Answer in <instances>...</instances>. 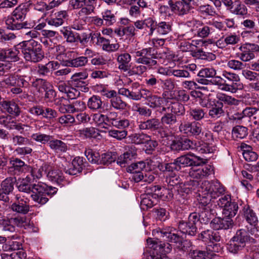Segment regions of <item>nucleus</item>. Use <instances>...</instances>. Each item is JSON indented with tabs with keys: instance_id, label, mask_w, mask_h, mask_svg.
Segmentation results:
<instances>
[{
	"instance_id": "24",
	"label": "nucleus",
	"mask_w": 259,
	"mask_h": 259,
	"mask_svg": "<svg viewBox=\"0 0 259 259\" xmlns=\"http://www.w3.org/2000/svg\"><path fill=\"white\" fill-rule=\"evenodd\" d=\"M0 106L6 112L12 115L18 116L20 114V108L14 100L1 101Z\"/></svg>"
},
{
	"instance_id": "38",
	"label": "nucleus",
	"mask_w": 259,
	"mask_h": 259,
	"mask_svg": "<svg viewBox=\"0 0 259 259\" xmlns=\"http://www.w3.org/2000/svg\"><path fill=\"white\" fill-rule=\"evenodd\" d=\"M50 169V165L49 163H44L39 168L31 167L30 166L31 176L33 177V180L35 179H39L42 177L43 171L47 173L48 169Z\"/></svg>"
},
{
	"instance_id": "16",
	"label": "nucleus",
	"mask_w": 259,
	"mask_h": 259,
	"mask_svg": "<svg viewBox=\"0 0 259 259\" xmlns=\"http://www.w3.org/2000/svg\"><path fill=\"white\" fill-rule=\"evenodd\" d=\"M11 166L8 169V172L12 176H19L21 174L29 170L30 166L18 158H13L10 161Z\"/></svg>"
},
{
	"instance_id": "33",
	"label": "nucleus",
	"mask_w": 259,
	"mask_h": 259,
	"mask_svg": "<svg viewBox=\"0 0 259 259\" xmlns=\"http://www.w3.org/2000/svg\"><path fill=\"white\" fill-rule=\"evenodd\" d=\"M47 176L50 181L56 183L58 185H60L64 179L61 171L59 169H52L51 165L50 169H48L47 172Z\"/></svg>"
},
{
	"instance_id": "20",
	"label": "nucleus",
	"mask_w": 259,
	"mask_h": 259,
	"mask_svg": "<svg viewBox=\"0 0 259 259\" xmlns=\"http://www.w3.org/2000/svg\"><path fill=\"white\" fill-rule=\"evenodd\" d=\"M165 182L167 184L168 189L175 190L181 187H184L185 184L179 175L175 173H170L165 176Z\"/></svg>"
},
{
	"instance_id": "10",
	"label": "nucleus",
	"mask_w": 259,
	"mask_h": 259,
	"mask_svg": "<svg viewBox=\"0 0 259 259\" xmlns=\"http://www.w3.org/2000/svg\"><path fill=\"white\" fill-rule=\"evenodd\" d=\"M222 76L225 79V87L222 88V90L236 93L237 90L243 88V85L240 82V78L238 74L224 70L222 72Z\"/></svg>"
},
{
	"instance_id": "31",
	"label": "nucleus",
	"mask_w": 259,
	"mask_h": 259,
	"mask_svg": "<svg viewBox=\"0 0 259 259\" xmlns=\"http://www.w3.org/2000/svg\"><path fill=\"white\" fill-rule=\"evenodd\" d=\"M49 147L56 153H65L68 150L66 143L58 139L50 140L49 142Z\"/></svg>"
},
{
	"instance_id": "42",
	"label": "nucleus",
	"mask_w": 259,
	"mask_h": 259,
	"mask_svg": "<svg viewBox=\"0 0 259 259\" xmlns=\"http://www.w3.org/2000/svg\"><path fill=\"white\" fill-rule=\"evenodd\" d=\"M88 59L86 56H80L67 61L66 65L72 67H81L87 64Z\"/></svg>"
},
{
	"instance_id": "36",
	"label": "nucleus",
	"mask_w": 259,
	"mask_h": 259,
	"mask_svg": "<svg viewBox=\"0 0 259 259\" xmlns=\"http://www.w3.org/2000/svg\"><path fill=\"white\" fill-rule=\"evenodd\" d=\"M172 31V24L170 22L160 21L157 23L156 33L160 36L168 34Z\"/></svg>"
},
{
	"instance_id": "21",
	"label": "nucleus",
	"mask_w": 259,
	"mask_h": 259,
	"mask_svg": "<svg viewBox=\"0 0 259 259\" xmlns=\"http://www.w3.org/2000/svg\"><path fill=\"white\" fill-rule=\"evenodd\" d=\"M116 60L118 64V69L121 71L126 72L131 67V61L132 60V56L126 52L123 53H117Z\"/></svg>"
},
{
	"instance_id": "8",
	"label": "nucleus",
	"mask_w": 259,
	"mask_h": 259,
	"mask_svg": "<svg viewBox=\"0 0 259 259\" xmlns=\"http://www.w3.org/2000/svg\"><path fill=\"white\" fill-rule=\"evenodd\" d=\"M196 0H169L168 4L172 12L179 16L188 14L197 6Z\"/></svg>"
},
{
	"instance_id": "13",
	"label": "nucleus",
	"mask_w": 259,
	"mask_h": 259,
	"mask_svg": "<svg viewBox=\"0 0 259 259\" xmlns=\"http://www.w3.org/2000/svg\"><path fill=\"white\" fill-rule=\"evenodd\" d=\"M153 235L155 236L157 240L159 241V239H163L164 241L170 242L175 243V246L183 240V238L179 235L172 233L171 228H163L156 229L153 230Z\"/></svg>"
},
{
	"instance_id": "44",
	"label": "nucleus",
	"mask_w": 259,
	"mask_h": 259,
	"mask_svg": "<svg viewBox=\"0 0 259 259\" xmlns=\"http://www.w3.org/2000/svg\"><path fill=\"white\" fill-rule=\"evenodd\" d=\"M102 103L99 96L94 95L88 100L87 106L91 110L96 111L102 108Z\"/></svg>"
},
{
	"instance_id": "39",
	"label": "nucleus",
	"mask_w": 259,
	"mask_h": 259,
	"mask_svg": "<svg viewBox=\"0 0 259 259\" xmlns=\"http://www.w3.org/2000/svg\"><path fill=\"white\" fill-rule=\"evenodd\" d=\"M167 110L170 111V113L177 116H183L185 113L184 106L178 102H172L168 105Z\"/></svg>"
},
{
	"instance_id": "43",
	"label": "nucleus",
	"mask_w": 259,
	"mask_h": 259,
	"mask_svg": "<svg viewBox=\"0 0 259 259\" xmlns=\"http://www.w3.org/2000/svg\"><path fill=\"white\" fill-rule=\"evenodd\" d=\"M217 99L218 101H217L216 102H221L222 103L224 102L225 104L230 105H237L240 103L238 100L222 93L218 94L217 95Z\"/></svg>"
},
{
	"instance_id": "30",
	"label": "nucleus",
	"mask_w": 259,
	"mask_h": 259,
	"mask_svg": "<svg viewBox=\"0 0 259 259\" xmlns=\"http://www.w3.org/2000/svg\"><path fill=\"white\" fill-rule=\"evenodd\" d=\"M223 103L215 102L209 110V116L213 119H218L222 116H224L225 115V111L223 109Z\"/></svg>"
},
{
	"instance_id": "25",
	"label": "nucleus",
	"mask_w": 259,
	"mask_h": 259,
	"mask_svg": "<svg viewBox=\"0 0 259 259\" xmlns=\"http://www.w3.org/2000/svg\"><path fill=\"white\" fill-rule=\"evenodd\" d=\"M26 76L11 75L6 80L7 84L12 86H17L22 88H27L28 82L25 79Z\"/></svg>"
},
{
	"instance_id": "63",
	"label": "nucleus",
	"mask_w": 259,
	"mask_h": 259,
	"mask_svg": "<svg viewBox=\"0 0 259 259\" xmlns=\"http://www.w3.org/2000/svg\"><path fill=\"white\" fill-rule=\"evenodd\" d=\"M217 74V71L213 68H204L201 69L198 73V76L210 79Z\"/></svg>"
},
{
	"instance_id": "29",
	"label": "nucleus",
	"mask_w": 259,
	"mask_h": 259,
	"mask_svg": "<svg viewBox=\"0 0 259 259\" xmlns=\"http://www.w3.org/2000/svg\"><path fill=\"white\" fill-rule=\"evenodd\" d=\"M239 50L240 51V52L238 53L237 55L242 62H248L255 58L254 54L251 53L246 44L240 46Z\"/></svg>"
},
{
	"instance_id": "18",
	"label": "nucleus",
	"mask_w": 259,
	"mask_h": 259,
	"mask_svg": "<svg viewBox=\"0 0 259 259\" xmlns=\"http://www.w3.org/2000/svg\"><path fill=\"white\" fill-rule=\"evenodd\" d=\"M140 85L138 83H133L130 89L120 88L118 90L120 95L135 101H139Z\"/></svg>"
},
{
	"instance_id": "64",
	"label": "nucleus",
	"mask_w": 259,
	"mask_h": 259,
	"mask_svg": "<svg viewBox=\"0 0 259 259\" xmlns=\"http://www.w3.org/2000/svg\"><path fill=\"white\" fill-rule=\"evenodd\" d=\"M145 27L149 29L148 35L152 36L157 28V22L152 17L145 19Z\"/></svg>"
},
{
	"instance_id": "54",
	"label": "nucleus",
	"mask_w": 259,
	"mask_h": 259,
	"mask_svg": "<svg viewBox=\"0 0 259 259\" xmlns=\"http://www.w3.org/2000/svg\"><path fill=\"white\" fill-rule=\"evenodd\" d=\"M237 4L236 5L235 7L231 9V12L236 15L240 16H244L247 14V9L246 6L242 4V3L238 1H235Z\"/></svg>"
},
{
	"instance_id": "23",
	"label": "nucleus",
	"mask_w": 259,
	"mask_h": 259,
	"mask_svg": "<svg viewBox=\"0 0 259 259\" xmlns=\"http://www.w3.org/2000/svg\"><path fill=\"white\" fill-rule=\"evenodd\" d=\"M20 58L18 55V51L16 49L14 50L12 49L0 48V61L8 60L10 62L18 61Z\"/></svg>"
},
{
	"instance_id": "12",
	"label": "nucleus",
	"mask_w": 259,
	"mask_h": 259,
	"mask_svg": "<svg viewBox=\"0 0 259 259\" xmlns=\"http://www.w3.org/2000/svg\"><path fill=\"white\" fill-rule=\"evenodd\" d=\"M200 189L203 195L210 194L213 199L224 195L225 192V188L218 181H205L202 183Z\"/></svg>"
},
{
	"instance_id": "47",
	"label": "nucleus",
	"mask_w": 259,
	"mask_h": 259,
	"mask_svg": "<svg viewBox=\"0 0 259 259\" xmlns=\"http://www.w3.org/2000/svg\"><path fill=\"white\" fill-rule=\"evenodd\" d=\"M110 105L114 109L117 110H123L125 109L127 104L123 101L120 96H117L113 99L110 100Z\"/></svg>"
},
{
	"instance_id": "34",
	"label": "nucleus",
	"mask_w": 259,
	"mask_h": 259,
	"mask_svg": "<svg viewBox=\"0 0 259 259\" xmlns=\"http://www.w3.org/2000/svg\"><path fill=\"white\" fill-rule=\"evenodd\" d=\"M136 155V152L133 149H129L118 157L117 163L121 167H124Z\"/></svg>"
},
{
	"instance_id": "51",
	"label": "nucleus",
	"mask_w": 259,
	"mask_h": 259,
	"mask_svg": "<svg viewBox=\"0 0 259 259\" xmlns=\"http://www.w3.org/2000/svg\"><path fill=\"white\" fill-rule=\"evenodd\" d=\"M146 162L141 161L137 163L131 164L126 168L127 172L133 174L136 172H142L146 167Z\"/></svg>"
},
{
	"instance_id": "22",
	"label": "nucleus",
	"mask_w": 259,
	"mask_h": 259,
	"mask_svg": "<svg viewBox=\"0 0 259 259\" xmlns=\"http://www.w3.org/2000/svg\"><path fill=\"white\" fill-rule=\"evenodd\" d=\"M161 127L159 120L156 118L149 119L144 121H140L138 124V128L141 131H150L156 132Z\"/></svg>"
},
{
	"instance_id": "27",
	"label": "nucleus",
	"mask_w": 259,
	"mask_h": 259,
	"mask_svg": "<svg viewBox=\"0 0 259 259\" xmlns=\"http://www.w3.org/2000/svg\"><path fill=\"white\" fill-rule=\"evenodd\" d=\"M160 124L170 128H174L176 126L178 122L177 116L170 112H165L160 119Z\"/></svg>"
},
{
	"instance_id": "61",
	"label": "nucleus",
	"mask_w": 259,
	"mask_h": 259,
	"mask_svg": "<svg viewBox=\"0 0 259 259\" xmlns=\"http://www.w3.org/2000/svg\"><path fill=\"white\" fill-rule=\"evenodd\" d=\"M199 221H200V218L198 212H194L189 214L188 222L191 227L192 231H195L196 233L197 231L196 224Z\"/></svg>"
},
{
	"instance_id": "50",
	"label": "nucleus",
	"mask_w": 259,
	"mask_h": 259,
	"mask_svg": "<svg viewBox=\"0 0 259 259\" xmlns=\"http://www.w3.org/2000/svg\"><path fill=\"white\" fill-rule=\"evenodd\" d=\"M227 65L229 68L234 71H242L246 67V64L243 63L242 61L235 59L229 60Z\"/></svg>"
},
{
	"instance_id": "6",
	"label": "nucleus",
	"mask_w": 259,
	"mask_h": 259,
	"mask_svg": "<svg viewBox=\"0 0 259 259\" xmlns=\"http://www.w3.org/2000/svg\"><path fill=\"white\" fill-rule=\"evenodd\" d=\"M251 235L249 227L238 230L230 241L228 250L234 254L238 253L245 247L246 243L254 242V239Z\"/></svg>"
},
{
	"instance_id": "56",
	"label": "nucleus",
	"mask_w": 259,
	"mask_h": 259,
	"mask_svg": "<svg viewBox=\"0 0 259 259\" xmlns=\"http://www.w3.org/2000/svg\"><path fill=\"white\" fill-rule=\"evenodd\" d=\"M51 85L49 82L42 78H36L32 82V86L38 91H40L41 90H47Z\"/></svg>"
},
{
	"instance_id": "52",
	"label": "nucleus",
	"mask_w": 259,
	"mask_h": 259,
	"mask_svg": "<svg viewBox=\"0 0 259 259\" xmlns=\"http://www.w3.org/2000/svg\"><path fill=\"white\" fill-rule=\"evenodd\" d=\"M224 80L223 76L221 77L215 75L209 80L202 78L199 80L198 82L201 83H206V81H209L212 84L218 85L222 89V88L225 87Z\"/></svg>"
},
{
	"instance_id": "45",
	"label": "nucleus",
	"mask_w": 259,
	"mask_h": 259,
	"mask_svg": "<svg viewBox=\"0 0 259 259\" xmlns=\"http://www.w3.org/2000/svg\"><path fill=\"white\" fill-rule=\"evenodd\" d=\"M84 154L90 162L99 164L101 160L100 154L98 152L94 151L91 148H87L84 151Z\"/></svg>"
},
{
	"instance_id": "15",
	"label": "nucleus",
	"mask_w": 259,
	"mask_h": 259,
	"mask_svg": "<svg viewBox=\"0 0 259 259\" xmlns=\"http://www.w3.org/2000/svg\"><path fill=\"white\" fill-rule=\"evenodd\" d=\"M244 217L246 221L251 226L250 233L252 236L257 237V232H258V220L255 212L249 206L244 208Z\"/></svg>"
},
{
	"instance_id": "7",
	"label": "nucleus",
	"mask_w": 259,
	"mask_h": 259,
	"mask_svg": "<svg viewBox=\"0 0 259 259\" xmlns=\"http://www.w3.org/2000/svg\"><path fill=\"white\" fill-rule=\"evenodd\" d=\"M97 0H70V4L73 9H79L77 13L78 18L83 19L95 13Z\"/></svg>"
},
{
	"instance_id": "26",
	"label": "nucleus",
	"mask_w": 259,
	"mask_h": 259,
	"mask_svg": "<svg viewBox=\"0 0 259 259\" xmlns=\"http://www.w3.org/2000/svg\"><path fill=\"white\" fill-rule=\"evenodd\" d=\"M16 198L17 201L13 203L11 206L12 210L19 213L24 214L27 213L30 209L29 205L27 202L22 199H19L17 196Z\"/></svg>"
},
{
	"instance_id": "49",
	"label": "nucleus",
	"mask_w": 259,
	"mask_h": 259,
	"mask_svg": "<svg viewBox=\"0 0 259 259\" xmlns=\"http://www.w3.org/2000/svg\"><path fill=\"white\" fill-rule=\"evenodd\" d=\"M247 128L243 126H236L232 130V135L236 138L243 139L247 136Z\"/></svg>"
},
{
	"instance_id": "48",
	"label": "nucleus",
	"mask_w": 259,
	"mask_h": 259,
	"mask_svg": "<svg viewBox=\"0 0 259 259\" xmlns=\"http://www.w3.org/2000/svg\"><path fill=\"white\" fill-rule=\"evenodd\" d=\"M160 170L164 172L165 176L169 174L173 173V171L175 170H180L175 159L172 162L166 163L162 165Z\"/></svg>"
},
{
	"instance_id": "55",
	"label": "nucleus",
	"mask_w": 259,
	"mask_h": 259,
	"mask_svg": "<svg viewBox=\"0 0 259 259\" xmlns=\"http://www.w3.org/2000/svg\"><path fill=\"white\" fill-rule=\"evenodd\" d=\"M104 23L106 26H111L116 22L115 16L111 10H106L102 13Z\"/></svg>"
},
{
	"instance_id": "19",
	"label": "nucleus",
	"mask_w": 259,
	"mask_h": 259,
	"mask_svg": "<svg viewBox=\"0 0 259 259\" xmlns=\"http://www.w3.org/2000/svg\"><path fill=\"white\" fill-rule=\"evenodd\" d=\"M84 166L83 158L76 157L68 164L67 168H64V171L70 175H75L80 172Z\"/></svg>"
},
{
	"instance_id": "35",
	"label": "nucleus",
	"mask_w": 259,
	"mask_h": 259,
	"mask_svg": "<svg viewBox=\"0 0 259 259\" xmlns=\"http://www.w3.org/2000/svg\"><path fill=\"white\" fill-rule=\"evenodd\" d=\"M128 138L132 143L137 145L147 143L150 140V136L143 133L132 134Z\"/></svg>"
},
{
	"instance_id": "40",
	"label": "nucleus",
	"mask_w": 259,
	"mask_h": 259,
	"mask_svg": "<svg viewBox=\"0 0 259 259\" xmlns=\"http://www.w3.org/2000/svg\"><path fill=\"white\" fill-rule=\"evenodd\" d=\"M175 191V198L181 203H185L189 198V193L190 192L189 188L181 187Z\"/></svg>"
},
{
	"instance_id": "2",
	"label": "nucleus",
	"mask_w": 259,
	"mask_h": 259,
	"mask_svg": "<svg viewBox=\"0 0 259 259\" xmlns=\"http://www.w3.org/2000/svg\"><path fill=\"white\" fill-rule=\"evenodd\" d=\"M18 189L19 191L26 193L31 192L32 200L41 205H44L48 201L49 199L47 196L52 197L58 191L57 188L49 186L41 182L31 185L21 181L18 186Z\"/></svg>"
},
{
	"instance_id": "57",
	"label": "nucleus",
	"mask_w": 259,
	"mask_h": 259,
	"mask_svg": "<svg viewBox=\"0 0 259 259\" xmlns=\"http://www.w3.org/2000/svg\"><path fill=\"white\" fill-rule=\"evenodd\" d=\"M116 155L111 152L104 153L100 155L99 164L108 165L114 162L116 159Z\"/></svg>"
},
{
	"instance_id": "37",
	"label": "nucleus",
	"mask_w": 259,
	"mask_h": 259,
	"mask_svg": "<svg viewBox=\"0 0 259 259\" xmlns=\"http://www.w3.org/2000/svg\"><path fill=\"white\" fill-rule=\"evenodd\" d=\"M193 24L194 26H196L197 28H199L197 35L201 38L207 37L210 33L211 28L207 25H204L203 23L197 20H194Z\"/></svg>"
},
{
	"instance_id": "28",
	"label": "nucleus",
	"mask_w": 259,
	"mask_h": 259,
	"mask_svg": "<svg viewBox=\"0 0 259 259\" xmlns=\"http://www.w3.org/2000/svg\"><path fill=\"white\" fill-rule=\"evenodd\" d=\"M68 16L66 11H61L56 13L54 16L48 20V23L50 25L58 27L62 25L64 22V19Z\"/></svg>"
},
{
	"instance_id": "1",
	"label": "nucleus",
	"mask_w": 259,
	"mask_h": 259,
	"mask_svg": "<svg viewBox=\"0 0 259 259\" xmlns=\"http://www.w3.org/2000/svg\"><path fill=\"white\" fill-rule=\"evenodd\" d=\"M175 160L180 170L182 168L191 166L189 170V176L194 179H202L209 175L213 169L211 165H206L208 160L194 154H187L181 155Z\"/></svg>"
},
{
	"instance_id": "62",
	"label": "nucleus",
	"mask_w": 259,
	"mask_h": 259,
	"mask_svg": "<svg viewBox=\"0 0 259 259\" xmlns=\"http://www.w3.org/2000/svg\"><path fill=\"white\" fill-rule=\"evenodd\" d=\"M58 116L55 110L49 107H44L42 117L49 121H54Z\"/></svg>"
},
{
	"instance_id": "9",
	"label": "nucleus",
	"mask_w": 259,
	"mask_h": 259,
	"mask_svg": "<svg viewBox=\"0 0 259 259\" xmlns=\"http://www.w3.org/2000/svg\"><path fill=\"white\" fill-rule=\"evenodd\" d=\"M147 242L149 245H152L151 247L155 250L148 256L147 259H166L164 254L170 252L172 248L171 245L167 242L153 240L151 238L148 239Z\"/></svg>"
},
{
	"instance_id": "5",
	"label": "nucleus",
	"mask_w": 259,
	"mask_h": 259,
	"mask_svg": "<svg viewBox=\"0 0 259 259\" xmlns=\"http://www.w3.org/2000/svg\"><path fill=\"white\" fill-rule=\"evenodd\" d=\"M152 48L143 49L136 52V62L141 65L135 66L133 68V71L137 74H142L148 69H150L157 64L155 60L157 58V54L154 53Z\"/></svg>"
},
{
	"instance_id": "60",
	"label": "nucleus",
	"mask_w": 259,
	"mask_h": 259,
	"mask_svg": "<svg viewBox=\"0 0 259 259\" xmlns=\"http://www.w3.org/2000/svg\"><path fill=\"white\" fill-rule=\"evenodd\" d=\"M31 138L36 142L45 144L50 142V140L52 139V137L50 135L38 133L32 134Z\"/></svg>"
},
{
	"instance_id": "53",
	"label": "nucleus",
	"mask_w": 259,
	"mask_h": 259,
	"mask_svg": "<svg viewBox=\"0 0 259 259\" xmlns=\"http://www.w3.org/2000/svg\"><path fill=\"white\" fill-rule=\"evenodd\" d=\"M202 193V196L200 199L199 202V208H212L213 204L211 202V199H213L212 197H210V195L206 194V195H203Z\"/></svg>"
},
{
	"instance_id": "11",
	"label": "nucleus",
	"mask_w": 259,
	"mask_h": 259,
	"mask_svg": "<svg viewBox=\"0 0 259 259\" xmlns=\"http://www.w3.org/2000/svg\"><path fill=\"white\" fill-rule=\"evenodd\" d=\"M217 204L223 208V216L234 217L238 210V205L237 202L231 201V195L227 194L220 198L217 201Z\"/></svg>"
},
{
	"instance_id": "58",
	"label": "nucleus",
	"mask_w": 259,
	"mask_h": 259,
	"mask_svg": "<svg viewBox=\"0 0 259 259\" xmlns=\"http://www.w3.org/2000/svg\"><path fill=\"white\" fill-rule=\"evenodd\" d=\"M188 254L192 259H207L208 258V253L206 251L198 249H190Z\"/></svg>"
},
{
	"instance_id": "3",
	"label": "nucleus",
	"mask_w": 259,
	"mask_h": 259,
	"mask_svg": "<svg viewBox=\"0 0 259 259\" xmlns=\"http://www.w3.org/2000/svg\"><path fill=\"white\" fill-rule=\"evenodd\" d=\"M18 54L21 52L27 61L34 63L41 61L44 57L41 45L33 39L23 41L16 46Z\"/></svg>"
},
{
	"instance_id": "4",
	"label": "nucleus",
	"mask_w": 259,
	"mask_h": 259,
	"mask_svg": "<svg viewBox=\"0 0 259 259\" xmlns=\"http://www.w3.org/2000/svg\"><path fill=\"white\" fill-rule=\"evenodd\" d=\"M29 11L28 5L22 3L16 7L11 15L5 18V23L8 29L18 30L22 28H28L31 26L27 22L24 21Z\"/></svg>"
},
{
	"instance_id": "46",
	"label": "nucleus",
	"mask_w": 259,
	"mask_h": 259,
	"mask_svg": "<svg viewBox=\"0 0 259 259\" xmlns=\"http://www.w3.org/2000/svg\"><path fill=\"white\" fill-rule=\"evenodd\" d=\"M16 179L15 178L9 177L6 178L1 183V188L3 191H4L8 193H11L14 190V186Z\"/></svg>"
},
{
	"instance_id": "32",
	"label": "nucleus",
	"mask_w": 259,
	"mask_h": 259,
	"mask_svg": "<svg viewBox=\"0 0 259 259\" xmlns=\"http://www.w3.org/2000/svg\"><path fill=\"white\" fill-rule=\"evenodd\" d=\"M187 113L194 121H198L202 120L206 115V111L201 107H190Z\"/></svg>"
},
{
	"instance_id": "59",
	"label": "nucleus",
	"mask_w": 259,
	"mask_h": 259,
	"mask_svg": "<svg viewBox=\"0 0 259 259\" xmlns=\"http://www.w3.org/2000/svg\"><path fill=\"white\" fill-rule=\"evenodd\" d=\"M147 102L150 108H157L161 107L163 103V99L160 97L152 94Z\"/></svg>"
},
{
	"instance_id": "17",
	"label": "nucleus",
	"mask_w": 259,
	"mask_h": 259,
	"mask_svg": "<svg viewBox=\"0 0 259 259\" xmlns=\"http://www.w3.org/2000/svg\"><path fill=\"white\" fill-rule=\"evenodd\" d=\"M211 227L214 230H227L232 229L234 223L232 218L223 216L222 218H215L210 223Z\"/></svg>"
},
{
	"instance_id": "14",
	"label": "nucleus",
	"mask_w": 259,
	"mask_h": 259,
	"mask_svg": "<svg viewBox=\"0 0 259 259\" xmlns=\"http://www.w3.org/2000/svg\"><path fill=\"white\" fill-rule=\"evenodd\" d=\"M180 131L189 136L198 137L202 131L201 124L197 121H187L182 123L179 126Z\"/></svg>"
},
{
	"instance_id": "41",
	"label": "nucleus",
	"mask_w": 259,
	"mask_h": 259,
	"mask_svg": "<svg viewBox=\"0 0 259 259\" xmlns=\"http://www.w3.org/2000/svg\"><path fill=\"white\" fill-rule=\"evenodd\" d=\"M200 212L198 213L200 218V221L201 223L207 224L212 218L213 214V208H199Z\"/></svg>"
}]
</instances>
